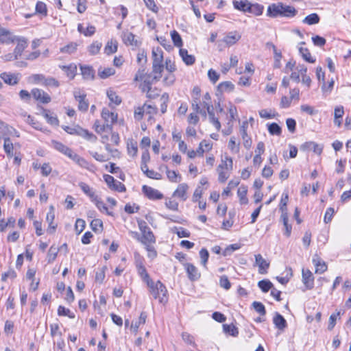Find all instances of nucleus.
Here are the masks:
<instances>
[{
  "instance_id": "nucleus-8",
  "label": "nucleus",
  "mask_w": 351,
  "mask_h": 351,
  "mask_svg": "<svg viewBox=\"0 0 351 351\" xmlns=\"http://www.w3.org/2000/svg\"><path fill=\"white\" fill-rule=\"evenodd\" d=\"M248 126V123L247 121L243 122L241 128H240V134L243 140V146L249 149L252 144V141L251 138L247 135V128Z\"/></svg>"
},
{
  "instance_id": "nucleus-28",
  "label": "nucleus",
  "mask_w": 351,
  "mask_h": 351,
  "mask_svg": "<svg viewBox=\"0 0 351 351\" xmlns=\"http://www.w3.org/2000/svg\"><path fill=\"white\" fill-rule=\"evenodd\" d=\"M273 322L276 327L281 330L287 328V324L285 319L278 313H276L273 319Z\"/></svg>"
},
{
  "instance_id": "nucleus-4",
  "label": "nucleus",
  "mask_w": 351,
  "mask_h": 351,
  "mask_svg": "<svg viewBox=\"0 0 351 351\" xmlns=\"http://www.w3.org/2000/svg\"><path fill=\"white\" fill-rule=\"evenodd\" d=\"M241 38V36L236 31L228 32L222 40L217 42V46L219 51H222L226 47L236 44Z\"/></svg>"
},
{
  "instance_id": "nucleus-64",
  "label": "nucleus",
  "mask_w": 351,
  "mask_h": 351,
  "mask_svg": "<svg viewBox=\"0 0 351 351\" xmlns=\"http://www.w3.org/2000/svg\"><path fill=\"white\" fill-rule=\"evenodd\" d=\"M45 77L43 74H34L30 77V79L32 83L40 84L43 86Z\"/></svg>"
},
{
  "instance_id": "nucleus-38",
  "label": "nucleus",
  "mask_w": 351,
  "mask_h": 351,
  "mask_svg": "<svg viewBox=\"0 0 351 351\" xmlns=\"http://www.w3.org/2000/svg\"><path fill=\"white\" fill-rule=\"evenodd\" d=\"M60 249L52 245L47 253V260L48 263H52L56 258Z\"/></svg>"
},
{
  "instance_id": "nucleus-27",
  "label": "nucleus",
  "mask_w": 351,
  "mask_h": 351,
  "mask_svg": "<svg viewBox=\"0 0 351 351\" xmlns=\"http://www.w3.org/2000/svg\"><path fill=\"white\" fill-rule=\"evenodd\" d=\"M344 114V109L342 106H336L334 111V123L340 127L342 123V117Z\"/></svg>"
},
{
  "instance_id": "nucleus-29",
  "label": "nucleus",
  "mask_w": 351,
  "mask_h": 351,
  "mask_svg": "<svg viewBox=\"0 0 351 351\" xmlns=\"http://www.w3.org/2000/svg\"><path fill=\"white\" fill-rule=\"evenodd\" d=\"M78 186L82 189V191L90 197L91 201L95 199L97 195L95 194V191L92 189L88 184L85 182H80L78 184Z\"/></svg>"
},
{
  "instance_id": "nucleus-62",
  "label": "nucleus",
  "mask_w": 351,
  "mask_h": 351,
  "mask_svg": "<svg viewBox=\"0 0 351 351\" xmlns=\"http://www.w3.org/2000/svg\"><path fill=\"white\" fill-rule=\"evenodd\" d=\"M252 306L254 310L259 313L261 315H265L266 314V310L265 306L260 302H254Z\"/></svg>"
},
{
  "instance_id": "nucleus-19",
  "label": "nucleus",
  "mask_w": 351,
  "mask_h": 351,
  "mask_svg": "<svg viewBox=\"0 0 351 351\" xmlns=\"http://www.w3.org/2000/svg\"><path fill=\"white\" fill-rule=\"evenodd\" d=\"M136 269L138 275L141 277L143 281H145L147 284L152 283V279L148 274L145 267L143 265L142 262H138L136 263Z\"/></svg>"
},
{
  "instance_id": "nucleus-5",
  "label": "nucleus",
  "mask_w": 351,
  "mask_h": 351,
  "mask_svg": "<svg viewBox=\"0 0 351 351\" xmlns=\"http://www.w3.org/2000/svg\"><path fill=\"white\" fill-rule=\"evenodd\" d=\"M183 267L186 271L189 280L194 282L198 280L201 277V273L193 264L190 263H183Z\"/></svg>"
},
{
  "instance_id": "nucleus-22",
  "label": "nucleus",
  "mask_w": 351,
  "mask_h": 351,
  "mask_svg": "<svg viewBox=\"0 0 351 351\" xmlns=\"http://www.w3.org/2000/svg\"><path fill=\"white\" fill-rule=\"evenodd\" d=\"M81 74L83 78L87 80H92L95 77V71L90 66L80 65Z\"/></svg>"
},
{
  "instance_id": "nucleus-3",
  "label": "nucleus",
  "mask_w": 351,
  "mask_h": 351,
  "mask_svg": "<svg viewBox=\"0 0 351 351\" xmlns=\"http://www.w3.org/2000/svg\"><path fill=\"white\" fill-rule=\"evenodd\" d=\"M160 75L152 76L148 74L142 80L143 82L140 85V88L143 93H146L147 97L150 99H155L159 95V92L156 91L154 93H150V88L154 82H157L160 80Z\"/></svg>"
},
{
  "instance_id": "nucleus-39",
  "label": "nucleus",
  "mask_w": 351,
  "mask_h": 351,
  "mask_svg": "<svg viewBox=\"0 0 351 351\" xmlns=\"http://www.w3.org/2000/svg\"><path fill=\"white\" fill-rule=\"evenodd\" d=\"M3 149L8 157L13 156V143L8 137L4 138Z\"/></svg>"
},
{
  "instance_id": "nucleus-2",
  "label": "nucleus",
  "mask_w": 351,
  "mask_h": 351,
  "mask_svg": "<svg viewBox=\"0 0 351 351\" xmlns=\"http://www.w3.org/2000/svg\"><path fill=\"white\" fill-rule=\"evenodd\" d=\"M138 226L141 232V243L144 245L149 243H156V237L147 223L143 220H138Z\"/></svg>"
},
{
  "instance_id": "nucleus-59",
  "label": "nucleus",
  "mask_w": 351,
  "mask_h": 351,
  "mask_svg": "<svg viewBox=\"0 0 351 351\" xmlns=\"http://www.w3.org/2000/svg\"><path fill=\"white\" fill-rule=\"evenodd\" d=\"M154 243H149L145 245V248L147 252V256L151 259H154L157 256V252L154 247Z\"/></svg>"
},
{
  "instance_id": "nucleus-61",
  "label": "nucleus",
  "mask_w": 351,
  "mask_h": 351,
  "mask_svg": "<svg viewBox=\"0 0 351 351\" xmlns=\"http://www.w3.org/2000/svg\"><path fill=\"white\" fill-rule=\"evenodd\" d=\"M160 110L161 112L164 114L167 111V104L169 101V95L166 93H163L160 97Z\"/></svg>"
},
{
  "instance_id": "nucleus-44",
  "label": "nucleus",
  "mask_w": 351,
  "mask_h": 351,
  "mask_svg": "<svg viewBox=\"0 0 351 351\" xmlns=\"http://www.w3.org/2000/svg\"><path fill=\"white\" fill-rule=\"evenodd\" d=\"M165 169L167 176L170 182L176 183L180 181L181 176L179 173L175 171L169 170L167 167H165Z\"/></svg>"
},
{
  "instance_id": "nucleus-26",
  "label": "nucleus",
  "mask_w": 351,
  "mask_h": 351,
  "mask_svg": "<svg viewBox=\"0 0 351 351\" xmlns=\"http://www.w3.org/2000/svg\"><path fill=\"white\" fill-rule=\"evenodd\" d=\"M183 62L188 66L193 65L195 62V58L193 55L188 53V51L185 49H180L179 51Z\"/></svg>"
},
{
  "instance_id": "nucleus-21",
  "label": "nucleus",
  "mask_w": 351,
  "mask_h": 351,
  "mask_svg": "<svg viewBox=\"0 0 351 351\" xmlns=\"http://www.w3.org/2000/svg\"><path fill=\"white\" fill-rule=\"evenodd\" d=\"M72 160H73L76 164L84 169H89V163L82 157L77 154L76 153L72 152L68 156Z\"/></svg>"
},
{
  "instance_id": "nucleus-49",
  "label": "nucleus",
  "mask_w": 351,
  "mask_h": 351,
  "mask_svg": "<svg viewBox=\"0 0 351 351\" xmlns=\"http://www.w3.org/2000/svg\"><path fill=\"white\" fill-rule=\"evenodd\" d=\"M107 96L110 101L116 105H119L121 103V97L118 96L116 94V93L111 89L107 90Z\"/></svg>"
},
{
  "instance_id": "nucleus-11",
  "label": "nucleus",
  "mask_w": 351,
  "mask_h": 351,
  "mask_svg": "<svg viewBox=\"0 0 351 351\" xmlns=\"http://www.w3.org/2000/svg\"><path fill=\"white\" fill-rule=\"evenodd\" d=\"M143 191L150 199H160L163 197V195L159 191L146 185L143 186Z\"/></svg>"
},
{
  "instance_id": "nucleus-9",
  "label": "nucleus",
  "mask_w": 351,
  "mask_h": 351,
  "mask_svg": "<svg viewBox=\"0 0 351 351\" xmlns=\"http://www.w3.org/2000/svg\"><path fill=\"white\" fill-rule=\"evenodd\" d=\"M302 282L306 289H312L314 286V277L309 269H302Z\"/></svg>"
},
{
  "instance_id": "nucleus-60",
  "label": "nucleus",
  "mask_w": 351,
  "mask_h": 351,
  "mask_svg": "<svg viewBox=\"0 0 351 351\" xmlns=\"http://www.w3.org/2000/svg\"><path fill=\"white\" fill-rule=\"evenodd\" d=\"M128 154L132 156V157L136 156L138 152V147L136 142H133L132 141H131L130 143H128Z\"/></svg>"
},
{
  "instance_id": "nucleus-42",
  "label": "nucleus",
  "mask_w": 351,
  "mask_h": 351,
  "mask_svg": "<svg viewBox=\"0 0 351 351\" xmlns=\"http://www.w3.org/2000/svg\"><path fill=\"white\" fill-rule=\"evenodd\" d=\"M297 13V10L292 6L284 5L282 4V16L293 17Z\"/></svg>"
},
{
  "instance_id": "nucleus-55",
  "label": "nucleus",
  "mask_w": 351,
  "mask_h": 351,
  "mask_svg": "<svg viewBox=\"0 0 351 351\" xmlns=\"http://www.w3.org/2000/svg\"><path fill=\"white\" fill-rule=\"evenodd\" d=\"M271 48L274 51V66L275 68H280V59L282 58V54L280 52H278L277 51V49L276 46L274 44H271Z\"/></svg>"
},
{
  "instance_id": "nucleus-51",
  "label": "nucleus",
  "mask_w": 351,
  "mask_h": 351,
  "mask_svg": "<svg viewBox=\"0 0 351 351\" xmlns=\"http://www.w3.org/2000/svg\"><path fill=\"white\" fill-rule=\"evenodd\" d=\"M263 11V6L258 3H250L249 13L254 14L256 16L261 15Z\"/></svg>"
},
{
  "instance_id": "nucleus-13",
  "label": "nucleus",
  "mask_w": 351,
  "mask_h": 351,
  "mask_svg": "<svg viewBox=\"0 0 351 351\" xmlns=\"http://www.w3.org/2000/svg\"><path fill=\"white\" fill-rule=\"evenodd\" d=\"M189 189V186L186 183L180 184L176 190L173 192V196L180 198L182 201L187 199L186 192Z\"/></svg>"
},
{
  "instance_id": "nucleus-30",
  "label": "nucleus",
  "mask_w": 351,
  "mask_h": 351,
  "mask_svg": "<svg viewBox=\"0 0 351 351\" xmlns=\"http://www.w3.org/2000/svg\"><path fill=\"white\" fill-rule=\"evenodd\" d=\"M250 3L247 0L234 1L233 5L235 9L248 12Z\"/></svg>"
},
{
  "instance_id": "nucleus-1",
  "label": "nucleus",
  "mask_w": 351,
  "mask_h": 351,
  "mask_svg": "<svg viewBox=\"0 0 351 351\" xmlns=\"http://www.w3.org/2000/svg\"><path fill=\"white\" fill-rule=\"evenodd\" d=\"M152 295L155 299H158L160 303H165L167 301V290L166 287L160 281L147 284Z\"/></svg>"
},
{
  "instance_id": "nucleus-36",
  "label": "nucleus",
  "mask_w": 351,
  "mask_h": 351,
  "mask_svg": "<svg viewBox=\"0 0 351 351\" xmlns=\"http://www.w3.org/2000/svg\"><path fill=\"white\" fill-rule=\"evenodd\" d=\"M115 73V70L112 67L102 68L101 66L98 69V75L101 79L108 78Z\"/></svg>"
},
{
  "instance_id": "nucleus-23",
  "label": "nucleus",
  "mask_w": 351,
  "mask_h": 351,
  "mask_svg": "<svg viewBox=\"0 0 351 351\" xmlns=\"http://www.w3.org/2000/svg\"><path fill=\"white\" fill-rule=\"evenodd\" d=\"M51 144L54 149H56L57 151L61 152L62 154H64L66 156H69L73 151L66 145L57 141H52Z\"/></svg>"
},
{
  "instance_id": "nucleus-35",
  "label": "nucleus",
  "mask_w": 351,
  "mask_h": 351,
  "mask_svg": "<svg viewBox=\"0 0 351 351\" xmlns=\"http://www.w3.org/2000/svg\"><path fill=\"white\" fill-rule=\"evenodd\" d=\"M53 206L50 207L51 211H49L47 215V221L49 223V227L47 231L49 234H52L54 232L56 228V226L53 225V222L55 218L54 213L53 211Z\"/></svg>"
},
{
  "instance_id": "nucleus-33",
  "label": "nucleus",
  "mask_w": 351,
  "mask_h": 351,
  "mask_svg": "<svg viewBox=\"0 0 351 351\" xmlns=\"http://www.w3.org/2000/svg\"><path fill=\"white\" fill-rule=\"evenodd\" d=\"M247 187L244 185H241L237 191V195L239 197V201L241 204H247L248 203V199L247 197Z\"/></svg>"
},
{
  "instance_id": "nucleus-34",
  "label": "nucleus",
  "mask_w": 351,
  "mask_h": 351,
  "mask_svg": "<svg viewBox=\"0 0 351 351\" xmlns=\"http://www.w3.org/2000/svg\"><path fill=\"white\" fill-rule=\"evenodd\" d=\"M77 135L83 137L84 138L95 142L97 140V136L93 133L90 132L87 130L83 129L82 128L78 127Z\"/></svg>"
},
{
  "instance_id": "nucleus-16",
  "label": "nucleus",
  "mask_w": 351,
  "mask_h": 351,
  "mask_svg": "<svg viewBox=\"0 0 351 351\" xmlns=\"http://www.w3.org/2000/svg\"><path fill=\"white\" fill-rule=\"evenodd\" d=\"M313 263L315 267V273L322 274L327 270V265L326 263L315 254L313 258Z\"/></svg>"
},
{
  "instance_id": "nucleus-54",
  "label": "nucleus",
  "mask_w": 351,
  "mask_h": 351,
  "mask_svg": "<svg viewBox=\"0 0 351 351\" xmlns=\"http://www.w3.org/2000/svg\"><path fill=\"white\" fill-rule=\"evenodd\" d=\"M223 330L230 334V335L233 337H237L239 334L238 328L234 326L233 324H224L223 326Z\"/></svg>"
},
{
  "instance_id": "nucleus-10",
  "label": "nucleus",
  "mask_w": 351,
  "mask_h": 351,
  "mask_svg": "<svg viewBox=\"0 0 351 351\" xmlns=\"http://www.w3.org/2000/svg\"><path fill=\"white\" fill-rule=\"evenodd\" d=\"M204 108H206V112L209 116L210 121L213 123V125L217 130H219L221 128V124L219 119L215 117L214 107L213 104H206L205 107H204Z\"/></svg>"
},
{
  "instance_id": "nucleus-24",
  "label": "nucleus",
  "mask_w": 351,
  "mask_h": 351,
  "mask_svg": "<svg viewBox=\"0 0 351 351\" xmlns=\"http://www.w3.org/2000/svg\"><path fill=\"white\" fill-rule=\"evenodd\" d=\"M60 68L64 71L66 75V76L70 79L73 80L74 79L76 73H77V66L76 64L72 63L69 65L64 66V65H60Z\"/></svg>"
},
{
  "instance_id": "nucleus-46",
  "label": "nucleus",
  "mask_w": 351,
  "mask_h": 351,
  "mask_svg": "<svg viewBox=\"0 0 351 351\" xmlns=\"http://www.w3.org/2000/svg\"><path fill=\"white\" fill-rule=\"evenodd\" d=\"M319 22V16L316 13L311 14L306 16L304 20L303 23L308 24V25H315Z\"/></svg>"
},
{
  "instance_id": "nucleus-15",
  "label": "nucleus",
  "mask_w": 351,
  "mask_h": 351,
  "mask_svg": "<svg viewBox=\"0 0 351 351\" xmlns=\"http://www.w3.org/2000/svg\"><path fill=\"white\" fill-rule=\"evenodd\" d=\"M101 117L105 121L106 123L110 124V128H112V125L117 120V114L110 112L106 108H104L101 112Z\"/></svg>"
},
{
  "instance_id": "nucleus-17",
  "label": "nucleus",
  "mask_w": 351,
  "mask_h": 351,
  "mask_svg": "<svg viewBox=\"0 0 351 351\" xmlns=\"http://www.w3.org/2000/svg\"><path fill=\"white\" fill-rule=\"evenodd\" d=\"M14 41L12 33L5 28L0 27V43L9 44Z\"/></svg>"
},
{
  "instance_id": "nucleus-6",
  "label": "nucleus",
  "mask_w": 351,
  "mask_h": 351,
  "mask_svg": "<svg viewBox=\"0 0 351 351\" xmlns=\"http://www.w3.org/2000/svg\"><path fill=\"white\" fill-rule=\"evenodd\" d=\"M73 95L76 101H78V110L86 112L88 108V102L86 99V94L80 89H76L73 91Z\"/></svg>"
},
{
  "instance_id": "nucleus-14",
  "label": "nucleus",
  "mask_w": 351,
  "mask_h": 351,
  "mask_svg": "<svg viewBox=\"0 0 351 351\" xmlns=\"http://www.w3.org/2000/svg\"><path fill=\"white\" fill-rule=\"evenodd\" d=\"M282 3H273L268 7L267 14V16L273 18L277 17L278 16H282Z\"/></svg>"
},
{
  "instance_id": "nucleus-45",
  "label": "nucleus",
  "mask_w": 351,
  "mask_h": 351,
  "mask_svg": "<svg viewBox=\"0 0 351 351\" xmlns=\"http://www.w3.org/2000/svg\"><path fill=\"white\" fill-rule=\"evenodd\" d=\"M268 132L271 135L280 136L282 133L281 128L276 123L267 124Z\"/></svg>"
},
{
  "instance_id": "nucleus-41",
  "label": "nucleus",
  "mask_w": 351,
  "mask_h": 351,
  "mask_svg": "<svg viewBox=\"0 0 351 351\" xmlns=\"http://www.w3.org/2000/svg\"><path fill=\"white\" fill-rule=\"evenodd\" d=\"M299 52L305 61L310 63L315 62V58L311 57V53L307 48L300 47L299 48Z\"/></svg>"
},
{
  "instance_id": "nucleus-25",
  "label": "nucleus",
  "mask_w": 351,
  "mask_h": 351,
  "mask_svg": "<svg viewBox=\"0 0 351 351\" xmlns=\"http://www.w3.org/2000/svg\"><path fill=\"white\" fill-rule=\"evenodd\" d=\"M232 167H233V161H232V158H230L228 156H225L224 158H223L221 159V164L219 165V166L217 167V171H219V169L220 170L226 169L227 171H230L232 169Z\"/></svg>"
},
{
  "instance_id": "nucleus-50",
  "label": "nucleus",
  "mask_w": 351,
  "mask_h": 351,
  "mask_svg": "<svg viewBox=\"0 0 351 351\" xmlns=\"http://www.w3.org/2000/svg\"><path fill=\"white\" fill-rule=\"evenodd\" d=\"M101 47V43L95 41L88 47V51L90 55H96L99 52Z\"/></svg>"
},
{
  "instance_id": "nucleus-53",
  "label": "nucleus",
  "mask_w": 351,
  "mask_h": 351,
  "mask_svg": "<svg viewBox=\"0 0 351 351\" xmlns=\"http://www.w3.org/2000/svg\"><path fill=\"white\" fill-rule=\"evenodd\" d=\"M58 315L59 316H67L71 319H73L75 317V314L73 312H71L69 308H66L63 306H58Z\"/></svg>"
},
{
  "instance_id": "nucleus-63",
  "label": "nucleus",
  "mask_w": 351,
  "mask_h": 351,
  "mask_svg": "<svg viewBox=\"0 0 351 351\" xmlns=\"http://www.w3.org/2000/svg\"><path fill=\"white\" fill-rule=\"evenodd\" d=\"M228 147L232 152H239V143H236V138L234 136L230 138L228 143Z\"/></svg>"
},
{
  "instance_id": "nucleus-57",
  "label": "nucleus",
  "mask_w": 351,
  "mask_h": 351,
  "mask_svg": "<svg viewBox=\"0 0 351 351\" xmlns=\"http://www.w3.org/2000/svg\"><path fill=\"white\" fill-rule=\"evenodd\" d=\"M77 47V44L76 43H71L68 44L67 45L62 47L60 49V51L62 53H74Z\"/></svg>"
},
{
  "instance_id": "nucleus-40",
  "label": "nucleus",
  "mask_w": 351,
  "mask_h": 351,
  "mask_svg": "<svg viewBox=\"0 0 351 351\" xmlns=\"http://www.w3.org/2000/svg\"><path fill=\"white\" fill-rule=\"evenodd\" d=\"M93 128L97 134H101L103 132L112 130V128H110V124L104 123L101 125L100 124V122L98 120L95 121L93 125Z\"/></svg>"
},
{
  "instance_id": "nucleus-47",
  "label": "nucleus",
  "mask_w": 351,
  "mask_h": 351,
  "mask_svg": "<svg viewBox=\"0 0 351 351\" xmlns=\"http://www.w3.org/2000/svg\"><path fill=\"white\" fill-rule=\"evenodd\" d=\"M93 202L95 203L97 208L101 212H105L108 215H112L111 213L108 212V207L106 206L104 202L101 201L98 196H97L95 199L92 200Z\"/></svg>"
},
{
  "instance_id": "nucleus-18",
  "label": "nucleus",
  "mask_w": 351,
  "mask_h": 351,
  "mask_svg": "<svg viewBox=\"0 0 351 351\" xmlns=\"http://www.w3.org/2000/svg\"><path fill=\"white\" fill-rule=\"evenodd\" d=\"M122 40L123 43L127 45H132L135 47L139 45V42L135 39V35L131 32H123Z\"/></svg>"
},
{
  "instance_id": "nucleus-48",
  "label": "nucleus",
  "mask_w": 351,
  "mask_h": 351,
  "mask_svg": "<svg viewBox=\"0 0 351 351\" xmlns=\"http://www.w3.org/2000/svg\"><path fill=\"white\" fill-rule=\"evenodd\" d=\"M258 287L264 293H267L273 288V284L268 280H262L258 283Z\"/></svg>"
},
{
  "instance_id": "nucleus-43",
  "label": "nucleus",
  "mask_w": 351,
  "mask_h": 351,
  "mask_svg": "<svg viewBox=\"0 0 351 351\" xmlns=\"http://www.w3.org/2000/svg\"><path fill=\"white\" fill-rule=\"evenodd\" d=\"M117 51V43L111 40L108 41L104 48V52L107 55H110Z\"/></svg>"
},
{
  "instance_id": "nucleus-20",
  "label": "nucleus",
  "mask_w": 351,
  "mask_h": 351,
  "mask_svg": "<svg viewBox=\"0 0 351 351\" xmlns=\"http://www.w3.org/2000/svg\"><path fill=\"white\" fill-rule=\"evenodd\" d=\"M0 77L5 84L9 85H15L19 82L17 75L13 73L3 72L1 73Z\"/></svg>"
},
{
  "instance_id": "nucleus-12",
  "label": "nucleus",
  "mask_w": 351,
  "mask_h": 351,
  "mask_svg": "<svg viewBox=\"0 0 351 351\" xmlns=\"http://www.w3.org/2000/svg\"><path fill=\"white\" fill-rule=\"evenodd\" d=\"M256 264L258 266V272L261 274H265L267 272L269 267V263L263 258L261 254L255 255Z\"/></svg>"
},
{
  "instance_id": "nucleus-37",
  "label": "nucleus",
  "mask_w": 351,
  "mask_h": 351,
  "mask_svg": "<svg viewBox=\"0 0 351 351\" xmlns=\"http://www.w3.org/2000/svg\"><path fill=\"white\" fill-rule=\"evenodd\" d=\"M234 84L230 81H226V82H221L217 86V90L221 93H225V92H226V93L232 92L234 90Z\"/></svg>"
},
{
  "instance_id": "nucleus-7",
  "label": "nucleus",
  "mask_w": 351,
  "mask_h": 351,
  "mask_svg": "<svg viewBox=\"0 0 351 351\" xmlns=\"http://www.w3.org/2000/svg\"><path fill=\"white\" fill-rule=\"evenodd\" d=\"M34 99L42 104H48L51 101V97L43 90L35 88L31 91Z\"/></svg>"
},
{
  "instance_id": "nucleus-56",
  "label": "nucleus",
  "mask_w": 351,
  "mask_h": 351,
  "mask_svg": "<svg viewBox=\"0 0 351 351\" xmlns=\"http://www.w3.org/2000/svg\"><path fill=\"white\" fill-rule=\"evenodd\" d=\"M171 36L175 46L180 47L182 45V40L177 31L171 32Z\"/></svg>"
},
{
  "instance_id": "nucleus-31",
  "label": "nucleus",
  "mask_w": 351,
  "mask_h": 351,
  "mask_svg": "<svg viewBox=\"0 0 351 351\" xmlns=\"http://www.w3.org/2000/svg\"><path fill=\"white\" fill-rule=\"evenodd\" d=\"M152 53L153 58V63L162 64L163 52L160 47L153 48Z\"/></svg>"
},
{
  "instance_id": "nucleus-58",
  "label": "nucleus",
  "mask_w": 351,
  "mask_h": 351,
  "mask_svg": "<svg viewBox=\"0 0 351 351\" xmlns=\"http://www.w3.org/2000/svg\"><path fill=\"white\" fill-rule=\"evenodd\" d=\"M36 13L40 14L43 16L47 15V8L46 4L43 1H38L36 5Z\"/></svg>"
},
{
  "instance_id": "nucleus-52",
  "label": "nucleus",
  "mask_w": 351,
  "mask_h": 351,
  "mask_svg": "<svg viewBox=\"0 0 351 351\" xmlns=\"http://www.w3.org/2000/svg\"><path fill=\"white\" fill-rule=\"evenodd\" d=\"M147 314L145 312H142L140 315L139 319L138 322H136L134 324H132L131 328H132L134 332H137L139 326L141 324H144L146 322Z\"/></svg>"
},
{
  "instance_id": "nucleus-32",
  "label": "nucleus",
  "mask_w": 351,
  "mask_h": 351,
  "mask_svg": "<svg viewBox=\"0 0 351 351\" xmlns=\"http://www.w3.org/2000/svg\"><path fill=\"white\" fill-rule=\"evenodd\" d=\"M27 47V41L24 39L19 40L14 50V59H17L19 56H21L23 51Z\"/></svg>"
}]
</instances>
